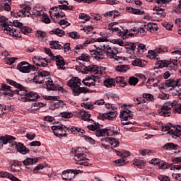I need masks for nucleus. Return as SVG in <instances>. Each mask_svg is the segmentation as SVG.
<instances>
[{
	"instance_id": "1",
	"label": "nucleus",
	"mask_w": 181,
	"mask_h": 181,
	"mask_svg": "<svg viewBox=\"0 0 181 181\" xmlns=\"http://www.w3.org/2000/svg\"><path fill=\"white\" fill-rule=\"evenodd\" d=\"M6 81L8 84L13 86V87H16L17 89L13 90L11 89V86L2 83L1 88H0V94L1 95H8L9 97H12L13 94H17L21 96L19 99L23 103L36 101V100L39 98V94L33 92H26V90L22 88V85L16 83V81L11 79H6Z\"/></svg>"
},
{
	"instance_id": "2",
	"label": "nucleus",
	"mask_w": 181,
	"mask_h": 181,
	"mask_svg": "<svg viewBox=\"0 0 181 181\" xmlns=\"http://www.w3.org/2000/svg\"><path fill=\"white\" fill-rule=\"evenodd\" d=\"M95 47L96 48L95 49L90 50V54L96 60H103L105 54L109 59H112L118 54V49L117 48H112L108 45L100 46H96L95 45Z\"/></svg>"
},
{
	"instance_id": "3",
	"label": "nucleus",
	"mask_w": 181,
	"mask_h": 181,
	"mask_svg": "<svg viewBox=\"0 0 181 181\" xmlns=\"http://www.w3.org/2000/svg\"><path fill=\"white\" fill-rule=\"evenodd\" d=\"M35 84H45L48 91H56L57 87L53 83V80L50 78V73L46 71H39L33 78Z\"/></svg>"
},
{
	"instance_id": "4",
	"label": "nucleus",
	"mask_w": 181,
	"mask_h": 181,
	"mask_svg": "<svg viewBox=\"0 0 181 181\" xmlns=\"http://www.w3.org/2000/svg\"><path fill=\"white\" fill-rule=\"evenodd\" d=\"M67 86L72 88L73 94L75 96L80 95L81 93H88V89L84 87H80L81 86V81L78 77L72 78L67 82Z\"/></svg>"
},
{
	"instance_id": "5",
	"label": "nucleus",
	"mask_w": 181,
	"mask_h": 181,
	"mask_svg": "<svg viewBox=\"0 0 181 181\" xmlns=\"http://www.w3.org/2000/svg\"><path fill=\"white\" fill-rule=\"evenodd\" d=\"M162 131L172 135L173 138H177L181 135V126H173L172 124H167L162 126Z\"/></svg>"
},
{
	"instance_id": "6",
	"label": "nucleus",
	"mask_w": 181,
	"mask_h": 181,
	"mask_svg": "<svg viewBox=\"0 0 181 181\" xmlns=\"http://www.w3.org/2000/svg\"><path fill=\"white\" fill-rule=\"evenodd\" d=\"M2 26L4 28V33H7L10 36L16 37V39L22 37V35H21V28H14L13 25H11L8 23H3Z\"/></svg>"
},
{
	"instance_id": "7",
	"label": "nucleus",
	"mask_w": 181,
	"mask_h": 181,
	"mask_svg": "<svg viewBox=\"0 0 181 181\" xmlns=\"http://www.w3.org/2000/svg\"><path fill=\"white\" fill-rule=\"evenodd\" d=\"M51 129L53 130L55 136L60 138V139L63 137L67 136V134L66 132L69 130V128L64 124L52 126Z\"/></svg>"
},
{
	"instance_id": "8",
	"label": "nucleus",
	"mask_w": 181,
	"mask_h": 181,
	"mask_svg": "<svg viewBox=\"0 0 181 181\" xmlns=\"http://www.w3.org/2000/svg\"><path fill=\"white\" fill-rule=\"evenodd\" d=\"M21 8H22V10H20L16 13L11 12V15H13V16H15L16 18H22V16H30V12H29V11L32 9L30 6L26 4H21Z\"/></svg>"
},
{
	"instance_id": "9",
	"label": "nucleus",
	"mask_w": 181,
	"mask_h": 181,
	"mask_svg": "<svg viewBox=\"0 0 181 181\" xmlns=\"http://www.w3.org/2000/svg\"><path fill=\"white\" fill-rule=\"evenodd\" d=\"M172 102L165 103L160 109L158 110V115L160 117H170V110H172Z\"/></svg>"
},
{
	"instance_id": "10",
	"label": "nucleus",
	"mask_w": 181,
	"mask_h": 181,
	"mask_svg": "<svg viewBox=\"0 0 181 181\" xmlns=\"http://www.w3.org/2000/svg\"><path fill=\"white\" fill-rule=\"evenodd\" d=\"M80 172V170H66L62 172V177L63 180L71 181L74 179V177H76V175H78Z\"/></svg>"
},
{
	"instance_id": "11",
	"label": "nucleus",
	"mask_w": 181,
	"mask_h": 181,
	"mask_svg": "<svg viewBox=\"0 0 181 181\" xmlns=\"http://www.w3.org/2000/svg\"><path fill=\"white\" fill-rule=\"evenodd\" d=\"M75 160L78 165H82L83 166H88V159L85 153H76Z\"/></svg>"
},
{
	"instance_id": "12",
	"label": "nucleus",
	"mask_w": 181,
	"mask_h": 181,
	"mask_svg": "<svg viewBox=\"0 0 181 181\" xmlns=\"http://www.w3.org/2000/svg\"><path fill=\"white\" fill-rule=\"evenodd\" d=\"M33 14L35 15V16H40L42 18V22L44 23H50L51 22L49 16H47V14H46L43 11L33 9Z\"/></svg>"
},
{
	"instance_id": "13",
	"label": "nucleus",
	"mask_w": 181,
	"mask_h": 181,
	"mask_svg": "<svg viewBox=\"0 0 181 181\" xmlns=\"http://www.w3.org/2000/svg\"><path fill=\"white\" fill-rule=\"evenodd\" d=\"M96 81H98V76L92 75L83 79L82 83L88 87H94Z\"/></svg>"
},
{
	"instance_id": "14",
	"label": "nucleus",
	"mask_w": 181,
	"mask_h": 181,
	"mask_svg": "<svg viewBox=\"0 0 181 181\" xmlns=\"http://www.w3.org/2000/svg\"><path fill=\"white\" fill-rule=\"evenodd\" d=\"M51 60L56 62L58 70H64V69H66V67H64V66H66V62H64V59H63V57L61 55L53 57V58H51Z\"/></svg>"
},
{
	"instance_id": "15",
	"label": "nucleus",
	"mask_w": 181,
	"mask_h": 181,
	"mask_svg": "<svg viewBox=\"0 0 181 181\" xmlns=\"http://www.w3.org/2000/svg\"><path fill=\"white\" fill-rule=\"evenodd\" d=\"M13 144L16 145L17 152H19L21 155H26L30 152L29 148H26V146H25L22 143H16V141H14Z\"/></svg>"
},
{
	"instance_id": "16",
	"label": "nucleus",
	"mask_w": 181,
	"mask_h": 181,
	"mask_svg": "<svg viewBox=\"0 0 181 181\" xmlns=\"http://www.w3.org/2000/svg\"><path fill=\"white\" fill-rule=\"evenodd\" d=\"M119 16V12L117 10L110 11L102 14V16H103L105 19H111L112 21H114L115 18H118Z\"/></svg>"
},
{
	"instance_id": "17",
	"label": "nucleus",
	"mask_w": 181,
	"mask_h": 181,
	"mask_svg": "<svg viewBox=\"0 0 181 181\" xmlns=\"http://www.w3.org/2000/svg\"><path fill=\"white\" fill-rule=\"evenodd\" d=\"M105 129L106 134H107V135H108V136H115L116 135H118V134H119V128L117 126L107 127L105 128Z\"/></svg>"
},
{
	"instance_id": "18",
	"label": "nucleus",
	"mask_w": 181,
	"mask_h": 181,
	"mask_svg": "<svg viewBox=\"0 0 181 181\" xmlns=\"http://www.w3.org/2000/svg\"><path fill=\"white\" fill-rule=\"evenodd\" d=\"M18 70L21 73H30V69H29V63L28 62H21L17 66Z\"/></svg>"
},
{
	"instance_id": "19",
	"label": "nucleus",
	"mask_w": 181,
	"mask_h": 181,
	"mask_svg": "<svg viewBox=\"0 0 181 181\" xmlns=\"http://www.w3.org/2000/svg\"><path fill=\"white\" fill-rule=\"evenodd\" d=\"M119 117L124 121H128V119L134 118V115L131 110L126 109L120 112Z\"/></svg>"
},
{
	"instance_id": "20",
	"label": "nucleus",
	"mask_w": 181,
	"mask_h": 181,
	"mask_svg": "<svg viewBox=\"0 0 181 181\" xmlns=\"http://www.w3.org/2000/svg\"><path fill=\"white\" fill-rule=\"evenodd\" d=\"M101 142H108L112 146V148H117L119 146V141L118 139L112 137H105L101 139Z\"/></svg>"
},
{
	"instance_id": "21",
	"label": "nucleus",
	"mask_w": 181,
	"mask_h": 181,
	"mask_svg": "<svg viewBox=\"0 0 181 181\" xmlns=\"http://www.w3.org/2000/svg\"><path fill=\"white\" fill-rule=\"evenodd\" d=\"M37 162H39V159L37 158H27L23 161V163L25 166V168L28 170H32V167H28V166H30L31 165H35V163H37Z\"/></svg>"
},
{
	"instance_id": "22",
	"label": "nucleus",
	"mask_w": 181,
	"mask_h": 181,
	"mask_svg": "<svg viewBox=\"0 0 181 181\" xmlns=\"http://www.w3.org/2000/svg\"><path fill=\"white\" fill-rule=\"evenodd\" d=\"M83 73L84 74H88V73H91L92 74H98V66L96 65L85 66L83 68Z\"/></svg>"
},
{
	"instance_id": "23",
	"label": "nucleus",
	"mask_w": 181,
	"mask_h": 181,
	"mask_svg": "<svg viewBox=\"0 0 181 181\" xmlns=\"http://www.w3.org/2000/svg\"><path fill=\"white\" fill-rule=\"evenodd\" d=\"M166 87H171L170 90L172 88H175V87H180L181 86V79H177L176 81L173 79L167 80L165 82Z\"/></svg>"
},
{
	"instance_id": "24",
	"label": "nucleus",
	"mask_w": 181,
	"mask_h": 181,
	"mask_svg": "<svg viewBox=\"0 0 181 181\" xmlns=\"http://www.w3.org/2000/svg\"><path fill=\"white\" fill-rule=\"evenodd\" d=\"M0 177H2L3 179H9L11 181H22L19 180L18 177H15L13 175L6 171H1Z\"/></svg>"
},
{
	"instance_id": "25",
	"label": "nucleus",
	"mask_w": 181,
	"mask_h": 181,
	"mask_svg": "<svg viewBox=\"0 0 181 181\" xmlns=\"http://www.w3.org/2000/svg\"><path fill=\"white\" fill-rule=\"evenodd\" d=\"M11 5H12L11 0H1L0 4V11H7L9 12L11 11ZM4 7V9L2 8Z\"/></svg>"
},
{
	"instance_id": "26",
	"label": "nucleus",
	"mask_w": 181,
	"mask_h": 181,
	"mask_svg": "<svg viewBox=\"0 0 181 181\" xmlns=\"http://www.w3.org/2000/svg\"><path fill=\"white\" fill-rule=\"evenodd\" d=\"M16 139V138L13 137V136H11V135H6V136H0V141H1L2 144H4V145H6V144H13V142H15V140Z\"/></svg>"
},
{
	"instance_id": "27",
	"label": "nucleus",
	"mask_w": 181,
	"mask_h": 181,
	"mask_svg": "<svg viewBox=\"0 0 181 181\" xmlns=\"http://www.w3.org/2000/svg\"><path fill=\"white\" fill-rule=\"evenodd\" d=\"M69 4H61L58 6H54L50 8L51 11H57L60 9L61 11H73L74 9V6H68Z\"/></svg>"
},
{
	"instance_id": "28",
	"label": "nucleus",
	"mask_w": 181,
	"mask_h": 181,
	"mask_svg": "<svg viewBox=\"0 0 181 181\" xmlns=\"http://www.w3.org/2000/svg\"><path fill=\"white\" fill-rule=\"evenodd\" d=\"M180 59H181V49L171 52L170 60L177 62Z\"/></svg>"
},
{
	"instance_id": "29",
	"label": "nucleus",
	"mask_w": 181,
	"mask_h": 181,
	"mask_svg": "<svg viewBox=\"0 0 181 181\" xmlns=\"http://www.w3.org/2000/svg\"><path fill=\"white\" fill-rule=\"evenodd\" d=\"M49 46L51 47V49H54V50H61V49H63V45H62L57 40L51 41L49 42Z\"/></svg>"
},
{
	"instance_id": "30",
	"label": "nucleus",
	"mask_w": 181,
	"mask_h": 181,
	"mask_svg": "<svg viewBox=\"0 0 181 181\" xmlns=\"http://www.w3.org/2000/svg\"><path fill=\"white\" fill-rule=\"evenodd\" d=\"M167 67L169 70H177V61L172 60L170 59L167 63Z\"/></svg>"
},
{
	"instance_id": "31",
	"label": "nucleus",
	"mask_w": 181,
	"mask_h": 181,
	"mask_svg": "<svg viewBox=\"0 0 181 181\" xmlns=\"http://www.w3.org/2000/svg\"><path fill=\"white\" fill-rule=\"evenodd\" d=\"M144 28L149 30L151 33H153V32H156L158 30V25L155 23H148L147 25H144Z\"/></svg>"
},
{
	"instance_id": "32",
	"label": "nucleus",
	"mask_w": 181,
	"mask_h": 181,
	"mask_svg": "<svg viewBox=\"0 0 181 181\" xmlns=\"http://www.w3.org/2000/svg\"><path fill=\"white\" fill-rule=\"evenodd\" d=\"M134 165L139 169H142L145 166V161H144V158H136L134 159Z\"/></svg>"
},
{
	"instance_id": "33",
	"label": "nucleus",
	"mask_w": 181,
	"mask_h": 181,
	"mask_svg": "<svg viewBox=\"0 0 181 181\" xmlns=\"http://www.w3.org/2000/svg\"><path fill=\"white\" fill-rule=\"evenodd\" d=\"M124 80L125 78L122 76H118L115 78V83H117L118 84H119L120 87H126L127 84L128 83Z\"/></svg>"
},
{
	"instance_id": "34",
	"label": "nucleus",
	"mask_w": 181,
	"mask_h": 181,
	"mask_svg": "<svg viewBox=\"0 0 181 181\" xmlns=\"http://www.w3.org/2000/svg\"><path fill=\"white\" fill-rule=\"evenodd\" d=\"M172 108L175 114H181V103L177 104L176 102H171Z\"/></svg>"
},
{
	"instance_id": "35",
	"label": "nucleus",
	"mask_w": 181,
	"mask_h": 181,
	"mask_svg": "<svg viewBox=\"0 0 181 181\" xmlns=\"http://www.w3.org/2000/svg\"><path fill=\"white\" fill-rule=\"evenodd\" d=\"M49 35H56L57 36L62 37V36H64V30L59 28H54L49 31Z\"/></svg>"
},
{
	"instance_id": "36",
	"label": "nucleus",
	"mask_w": 181,
	"mask_h": 181,
	"mask_svg": "<svg viewBox=\"0 0 181 181\" xmlns=\"http://www.w3.org/2000/svg\"><path fill=\"white\" fill-rule=\"evenodd\" d=\"M126 11L127 12H130V13H134V15H142V13H144V11L132 7H127Z\"/></svg>"
},
{
	"instance_id": "37",
	"label": "nucleus",
	"mask_w": 181,
	"mask_h": 181,
	"mask_svg": "<svg viewBox=\"0 0 181 181\" xmlns=\"http://www.w3.org/2000/svg\"><path fill=\"white\" fill-rule=\"evenodd\" d=\"M176 145L173 143H167L165 144L163 148V149H165V151H176Z\"/></svg>"
},
{
	"instance_id": "38",
	"label": "nucleus",
	"mask_w": 181,
	"mask_h": 181,
	"mask_svg": "<svg viewBox=\"0 0 181 181\" xmlns=\"http://www.w3.org/2000/svg\"><path fill=\"white\" fill-rule=\"evenodd\" d=\"M147 57L152 60H158V59H159V56H158L156 52L153 50H149L148 52Z\"/></svg>"
},
{
	"instance_id": "39",
	"label": "nucleus",
	"mask_w": 181,
	"mask_h": 181,
	"mask_svg": "<svg viewBox=\"0 0 181 181\" xmlns=\"http://www.w3.org/2000/svg\"><path fill=\"white\" fill-rule=\"evenodd\" d=\"M156 66L158 67V69H163V67H168V61L158 60L156 63Z\"/></svg>"
},
{
	"instance_id": "40",
	"label": "nucleus",
	"mask_w": 181,
	"mask_h": 181,
	"mask_svg": "<svg viewBox=\"0 0 181 181\" xmlns=\"http://www.w3.org/2000/svg\"><path fill=\"white\" fill-rule=\"evenodd\" d=\"M91 115L90 114V112H84L83 115H82V119H83L84 121H87L88 122H90L91 124H93V122H94V121L91 119Z\"/></svg>"
},
{
	"instance_id": "41",
	"label": "nucleus",
	"mask_w": 181,
	"mask_h": 181,
	"mask_svg": "<svg viewBox=\"0 0 181 181\" xmlns=\"http://www.w3.org/2000/svg\"><path fill=\"white\" fill-rule=\"evenodd\" d=\"M104 85L105 87L110 88L115 86V79L114 78H107L104 81Z\"/></svg>"
},
{
	"instance_id": "42",
	"label": "nucleus",
	"mask_w": 181,
	"mask_h": 181,
	"mask_svg": "<svg viewBox=\"0 0 181 181\" xmlns=\"http://www.w3.org/2000/svg\"><path fill=\"white\" fill-rule=\"evenodd\" d=\"M87 128L90 131H97L98 129H100L101 128V125L98 123L94 122L93 124H88L87 126Z\"/></svg>"
},
{
	"instance_id": "43",
	"label": "nucleus",
	"mask_w": 181,
	"mask_h": 181,
	"mask_svg": "<svg viewBox=\"0 0 181 181\" xmlns=\"http://www.w3.org/2000/svg\"><path fill=\"white\" fill-rule=\"evenodd\" d=\"M135 124V120L134 119H128V122H122V125H129V127L125 126V129H132V126Z\"/></svg>"
},
{
	"instance_id": "44",
	"label": "nucleus",
	"mask_w": 181,
	"mask_h": 181,
	"mask_svg": "<svg viewBox=\"0 0 181 181\" xmlns=\"http://www.w3.org/2000/svg\"><path fill=\"white\" fill-rule=\"evenodd\" d=\"M112 59H114V62H115V63H119V64L124 63V62H125L126 60L125 57L118 56L117 55V54L114 56Z\"/></svg>"
},
{
	"instance_id": "45",
	"label": "nucleus",
	"mask_w": 181,
	"mask_h": 181,
	"mask_svg": "<svg viewBox=\"0 0 181 181\" xmlns=\"http://www.w3.org/2000/svg\"><path fill=\"white\" fill-rule=\"evenodd\" d=\"M20 31H21V33H23V35H29V33H32V28L28 26L22 25L20 28Z\"/></svg>"
},
{
	"instance_id": "46",
	"label": "nucleus",
	"mask_w": 181,
	"mask_h": 181,
	"mask_svg": "<svg viewBox=\"0 0 181 181\" xmlns=\"http://www.w3.org/2000/svg\"><path fill=\"white\" fill-rule=\"evenodd\" d=\"M129 67L128 65H118L115 67V70L117 71H119L120 73H122V71H127Z\"/></svg>"
},
{
	"instance_id": "47",
	"label": "nucleus",
	"mask_w": 181,
	"mask_h": 181,
	"mask_svg": "<svg viewBox=\"0 0 181 181\" xmlns=\"http://www.w3.org/2000/svg\"><path fill=\"white\" fill-rule=\"evenodd\" d=\"M67 128H69L68 131H70L71 134H73V132H74V134H76L77 132H81V135H83V133L85 132L84 129H81L78 127H72L71 129H70V127H67Z\"/></svg>"
},
{
	"instance_id": "48",
	"label": "nucleus",
	"mask_w": 181,
	"mask_h": 181,
	"mask_svg": "<svg viewBox=\"0 0 181 181\" xmlns=\"http://www.w3.org/2000/svg\"><path fill=\"white\" fill-rule=\"evenodd\" d=\"M139 82V80L138 79V78L135 77V76H132L129 78V84L130 86H136V84H138V83Z\"/></svg>"
},
{
	"instance_id": "49",
	"label": "nucleus",
	"mask_w": 181,
	"mask_h": 181,
	"mask_svg": "<svg viewBox=\"0 0 181 181\" xmlns=\"http://www.w3.org/2000/svg\"><path fill=\"white\" fill-rule=\"evenodd\" d=\"M118 115V112L117 111H110L107 112V119L111 121V119H114L115 117Z\"/></svg>"
},
{
	"instance_id": "50",
	"label": "nucleus",
	"mask_w": 181,
	"mask_h": 181,
	"mask_svg": "<svg viewBox=\"0 0 181 181\" xmlns=\"http://www.w3.org/2000/svg\"><path fill=\"white\" fill-rule=\"evenodd\" d=\"M132 64L135 67H142V61L138 58H136L132 62Z\"/></svg>"
},
{
	"instance_id": "51",
	"label": "nucleus",
	"mask_w": 181,
	"mask_h": 181,
	"mask_svg": "<svg viewBox=\"0 0 181 181\" xmlns=\"http://www.w3.org/2000/svg\"><path fill=\"white\" fill-rule=\"evenodd\" d=\"M119 36L120 37H122V39H128L129 37V34H128V30H120V32L119 33Z\"/></svg>"
},
{
	"instance_id": "52",
	"label": "nucleus",
	"mask_w": 181,
	"mask_h": 181,
	"mask_svg": "<svg viewBox=\"0 0 181 181\" xmlns=\"http://www.w3.org/2000/svg\"><path fill=\"white\" fill-rule=\"evenodd\" d=\"M155 1L158 5H160V6H165L166 4H170V2H172V0H155Z\"/></svg>"
},
{
	"instance_id": "53",
	"label": "nucleus",
	"mask_w": 181,
	"mask_h": 181,
	"mask_svg": "<svg viewBox=\"0 0 181 181\" xmlns=\"http://www.w3.org/2000/svg\"><path fill=\"white\" fill-rule=\"evenodd\" d=\"M160 169H169L170 166H173V165L169 164V163L160 161Z\"/></svg>"
},
{
	"instance_id": "54",
	"label": "nucleus",
	"mask_w": 181,
	"mask_h": 181,
	"mask_svg": "<svg viewBox=\"0 0 181 181\" xmlns=\"http://www.w3.org/2000/svg\"><path fill=\"white\" fill-rule=\"evenodd\" d=\"M106 134H107V132L105 130V128L103 129H99L95 132L96 136H105Z\"/></svg>"
},
{
	"instance_id": "55",
	"label": "nucleus",
	"mask_w": 181,
	"mask_h": 181,
	"mask_svg": "<svg viewBox=\"0 0 181 181\" xmlns=\"http://www.w3.org/2000/svg\"><path fill=\"white\" fill-rule=\"evenodd\" d=\"M42 169H45V165L40 164L37 165L33 170V173L36 175L39 173V170H42Z\"/></svg>"
},
{
	"instance_id": "56",
	"label": "nucleus",
	"mask_w": 181,
	"mask_h": 181,
	"mask_svg": "<svg viewBox=\"0 0 181 181\" xmlns=\"http://www.w3.org/2000/svg\"><path fill=\"white\" fill-rule=\"evenodd\" d=\"M153 11H156V15H160V16H165L166 13L162 8H154Z\"/></svg>"
},
{
	"instance_id": "57",
	"label": "nucleus",
	"mask_w": 181,
	"mask_h": 181,
	"mask_svg": "<svg viewBox=\"0 0 181 181\" xmlns=\"http://www.w3.org/2000/svg\"><path fill=\"white\" fill-rule=\"evenodd\" d=\"M79 60H83V62H90V56L88 54H82L79 57Z\"/></svg>"
},
{
	"instance_id": "58",
	"label": "nucleus",
	"mask_w": 181,
	"mask_h": 181,
	"mask_svg": "<svg viewBox=\"0 0 181 181\" xmlns=\"http://www.w3.org/2000/svg\"><path fill=\"white\" fill-rule=\"evenodd\" d=\"M79 19L85 20V21H90V17L86 13H79Z\"/></svg>"
},
{
	"instance_id": "59",
	"label": "nucleus",
	"mask_w": 181,
	"mask_h": 181,
	"mask_svg": "<svg viewBox=\"0 0 181 181\" xmlns=\"http://www.w3.org/2000/svg\"><path fill=\"white\" fill-rule=\"evenodd\" d=\"M144 98H146L148 101H153V95L151 93H144L143 94Z\"/></svg>"
},
{
	"instance_id": "60",
	"label": "nucleus",
	"mask_w": 181,
	"mask_h": 181,
	"mask_svg": "<svg viewBox=\"0 0 181 181\" xmlns=\"http://www.w3.org/2000/svg\"><path fill=\"white\" fill-rule=\"evenodd\" d=\"M61 116L63 118H71L73 117V113L69 112H61Z\"/></svg>"
},
{
	"instance_id": "61",
	"label": "nucleus",
	"mask_w": 181,
	"mask_h": 181,
	"mask_svg": "<svg viewBox=\"0 0 181 181\" xmlns=\"http://www.w3.org/2000/svg\"><path fill=\"white\" fill-rule=\"evenodd\" d=\"M163 26L167 30H172V28H173V23L165 22L163 23Z\"/></svg>"
},
{
	"instance_id": "62",
	"label": "nucleus",
	"mask_w": 181,
	"mask_h": 181,
	"mask_svg": "<svg viewBox=\"0 0 181 181\" xmlns=\"http://www.w3.org/2000/svg\"><path fill=\"white\" fill-rule=\"evenodd\" d=\"M67 35L69 37H71V39H78V37H80L78 33L76 32L68 33Z\"/></svg>"
},
{
	"instance_id": "63",
	"label": "nucleus",
	"mask_w": 181,
	"mask_h": 181,
	"mask_svg": "<svg viewBox=\"0 0 181 181\" xmlns=\"http://www.w3.org/2000/svg\"><path fill=\"white\" fill-rule=\"evenodd\" d=\"M43 119L47 122H52V124L54 123V117L52 116H49V115L45 116Z\"/></svg>"
},
{
	"instance_id": "64",
	"label": "nucleus",
	"mask_w": 181,
	"mask_h": 181,
	"mask_svg": "<svg viewBox=\"0 0 181 181\" xmlns=\"http://www.w3.org/2000/svg\"><path fill=\"white\" fill-rule=\"evenodd\" d=\"M160 159L153 158L149 161V163H151V165H160Z\"/></svg>"
}]
</instances>
